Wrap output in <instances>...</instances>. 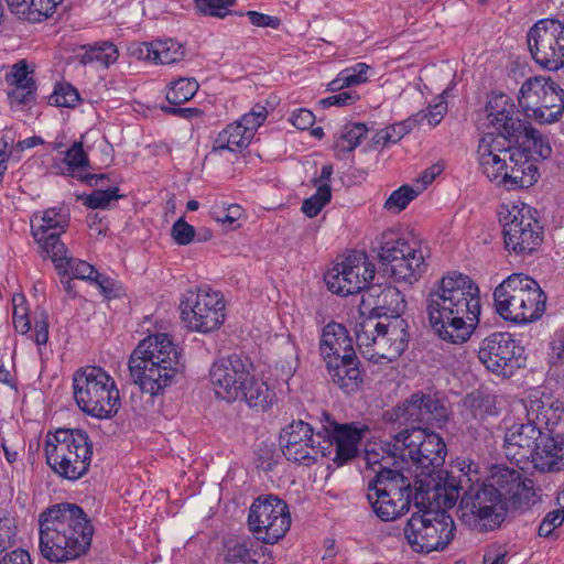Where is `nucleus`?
<instances>
[{"instance_id": "nucleus-18", "label": "nucleus", "mask_w": 564, "mask_h": 564, "mask_svg": "<svg viewBox=\"0 0 564 564\" xmlns=\"http://www.w3.org/2000/svg\"><path fill=\"white\" fill-rule=\"evenodd\" d=\"M248 525L258 541L276 543L291 527L288 503L273 495L258 497L249 508Z\"/></svg>"}, {"instance_id": "nucleus-55", "label": "nucleus", "mask_w": 564, "mask_h": 564, "mask_svg": "<svg viewBox=\"0 0 564 564\" xmlns=\"http://www.w3.org/2000/svg\"><path fill=\"white\" fill-rule=\"evenodd\" d=\"M195 9L204 17L224 19L231 11H225L223 0H194Z\"/></svg>"}, {"instance_id": "nucleus-21", "label": "nucleus", "mask_w": 564, "mask_h": 564, "mask_svg": "<svg viewBox=\"0 0 564 564\" xmlns=\"http://www.w3.org/2000/svg\"><path fill=\"white\" fill-rule=\"evenodd\" d=\"M376 274L375 264L365 252H352L337 262L325 274V282L330 292L347 296L365 292Z\"/></svg>"}, {"instance_id": "nucleus-12", "label": "nucleus", "mask_w": 564, "mask_h": 564, "mask_svg": "<svg viewBox=\"0 0 564 564\" xmlns=\"http://www.w3.org/2000/svg\"><path fill=\"white\" fill-rule=\"evenodd\" d=\"M415 507L417 512L411 516L403 530L408 543L420 553L444 550L454 538L453 518L427 503Z\"/></svg>"}, {"instance_id": "nucleus-11", "label": "nucleus", "mask_w": 564, "mask_h": 564, "mask_svg": "<svg viewBox=\"0 0 564 564\" xmlns=\"http://www.w3.org/2000/svg\"><path fill=\"white\" fill-rule=\"evenodd\" d=\"M367 499L372 511L382 521H392L401 517L414 502V492L410 478L400 470L381 467L368 482Z\"/></svg>"}, {"instance_id": "nucleus-24", "label": "nucleus", "mask_w": 564, "mask_h": 564, "mask_svg": "<svg viewBox=\"0 0 564 564\" xmlns=\"http://www.w3.org/2000/svg\"><path fill=\"white\" fill-rule=\"evenodd\" d=\"M253 365L248 357L232 354L216 360L209 370L210 383L217 398L236 401L241 388L251 380Z\"/></svg>"}, {"instance_id": "nucleus-37", "label": "nucleus", "mask_w": 564, "mask_h": 564, "mask_svg": "<svg viewBox=\"0 0 564 564\" xmlns=\"http://www.w3.org/2000/svg\"><path fill=\"white\" fill-rule=\"evenodd\" d=\"M12 13L28 21L51 17L63 0H6Z\"/></svg>"}, {"instance_id": "nucleus-2", "label": "nucleus", "mask_w": 564, "mask_h": 564, "mask_svg": "<svg viewBox=\"0 0 564 564\" xmlns=\"http://www.w3.org/2000/svg\"><path fill=\"white\" fill-rule=\"evenodd\" d=\"M325 426V436L321 432L314 438L312 426L304 421H293L280 434L282 453L288 460L303 466H311L317 457H327L334 454L332 460L341 467L354 459L359 453V444L364 430L352 424H338L329 421Z\"/></svg>"}, {"instance_id": "nucleus-26", "label": "nucleus", "mask_w": 564, "mask_h": 564, "mask_svg": "<svg viewBox=\"0 0 564 564\" xmlns=\"http://www.w3.org/2000/svg\"><path fill=\"white\" fill-rule=\"evenodd\" d=\"M68 226V214L63 209L47 208L39 219L34 215L31 220V229L34 239L46 256L57 252H65V245L61 241L59 236Z\"/></svg>"}, {"instance_id": "nucleus-60", "label": "nucleus", "mask_w": 564, "mask_h": 564, "mask_svg": "<svg viewBox=\"0 0 564 564\" xmlns=\"http://www.w3.org/2000/svg\"><path fill=\"white\" fill-rule=\"evenodd\" d=\"M290 121L295 128L306 130L314 124L315 116L311 110L301 108L292 112Z\"/></svg>"}, {"instance_id": "nucleus-19", "label": "nucleus", "mask_w": 564, "mask_h": 564, "mask_svg": "<svg viewBox=\"0 0 564 564\" xmlns=\"http://www.w3.org/2000/svg\"><path fill=\"white\" fill-rule=\"evenodd\" d=\"M458 475L454 471L435 470L421 474L415 481L414 506L435 505L436 508L445 510L452 508L459 498V491L466 490L471 479L458 469Z\"/></svg>"}, {"instance_id": "nucleus-22", "label": "nucleus", "mask_w": 564, "mask_h": 564, "mask_svg": "<svg viewBox=\"0 0 564 564\" xmlns=\"http://www.w3.org/2000/svg\"><path fill=\"white\" fill-rule=\"evenodd\" d=\"M480 362L491 372L506 378L524 365V348L509 333H494L482 339L478 349Z\"/></svg>"}, {"instance_id": "nucleus-61", "label": "nucleus", "mask_w": 564, "mask_h": 564, "mask_svg": "<svg viewBox=\"0 0 564 564\" xmlns=\"http://www.w3.org/2000/svg\"><path fill=\"white\" fill-rule=\"evenodd\" d=\"M246 14L254 26L278 29L280 25V19L276 17L257 11H248Z\"/></svg>"}, {"instance_id": "nucleus-54", "label": "nucleus", "mask_w": 564, "mask_h": 564, "mask_svg": "<svg viewBox=\"0 0 564 564\" xmlns=\"http://www.w3.org/2000/svg\"><path fill=\"white\" fill-rule=\"evenodd\" d=\"M212 215L217 223L232 229L235 228V223L242 216V208L237 204H232L228 207L215 208Z\"/></svg>"}, {"instance_id": "nucleus-56", "label": "nucleus", "mask_w": 564, "mask_h": 564, "mask_svg": "<svg viewBox=\"0 0 564 564\" xmlns=\"http://www.w3.org/2000/svg\"><path fill=\"white\" fill-rule=\"evenodd\" d=\"M171 236L178 246H187L195 238V228L181 217L173 224Z\"/></svg>"}, {"instance_id": "nucleus-23", "label": "nucleus", "mask_w": 564, "mask_h": 564, "mask_svg": "<svg viewBox=\"0 0 564 564\" xmlns=\"http://www.w3.org/2000/svg\"><path fill=\"white\" fill-rule=\"evenodd\" d=\"M388 415L389 421L405 429H423L421 425L442 427L448 420V410L436 397L416 392Z\"/></svg>"}, {"instance_id": "nucleus-27", "label": "nucleus", "mask_w": 564, "mask_h": 564, "mask_svg": "<svg viewBox=\"0 0 564 564\" xmlns=\"http://www.w3.org/2000/svg\"><path fill=\"white\" fill-rule=\"evenodd\" d=\"M542 430L534 424L518 422L507 427L503 440V453L516 465L528 464L541 438Z\"/></svg>"}, {"instance_id": "nucleus-34", "label": "nucleus", "mask_w": 564, "mask_h": 564, "mask_svg": "<svg viewBox=\"0 0 564 564\" xmlns=\"http://www.w3.org/2000/svg\"><path fill=\"white\" fill-rule=\"evenodd\" d=\"M130 52L139 59L162 65L174 64L185 57L184 46L172 39L137 43L130 47Z\"/></svg>"}, {"instance_id": "nucleus-50", "label": "nucleus", "mask_w": 564, "mask_h": 564, "mask_svg": "<svg viewBox=\"0 0 564 564\" xmlns=\"http://www.w3.org/2000/svg\"><path fill=\"white\" fill-rule=\"evenodd\" d=\"M79 100L77 89L69 84L56 85L53 94L50 96V104L57 107L73 108Z\"/></svg>"}, {"instance_id": "nucleus-20", "label": "nucleus", "mask_w": 564, "mask_h": 564, "mask_svg": "<svg viewBox=\"0 0 564 564\" xmlns=\"http://www.w3.org/2000/svg\"><path fill=\"white\" fill-rule=\"evenodd\" d=\"M534 62L547 70L564 67V23L556 19L539 20L527 35Z\"/></svg>"}, {"instance_id": "nucleus-9", "label": "nucleus", "mask_w": 564, "mask_h": 564, "mask_svg": "<svg viewBox=\"0 0 564 564\" xmlns=\"http://www.w3.org/2000/svg\"><path fill=\"white\" fill-rule=\"evenodd\" d=\"M510 140L514 141V149L510 156V174H505L507 189L529 188L540 176L536 162L550 158L552 148L528 120Z\"/></svg>"}, {"instance_id": "nucleus-16", "label": "nucleus", "mask_w": 564, "mask_h": 564, "mask_svg": "<svg viewBox=\"0 0 564 564\" xmlns=\"http://www.w3.org/2000/svg\"><path fill=\"white\" fill-rule=\"evenodd\" d=\"M378 256L395 281L412 284L427 269V249L414 239L384 236Z\"/></svg>"}, {"instance_id": "nucleus-35", "label": "nucleus", "mask_w": 564, "mask_h": 564, "mask_svg": "<svg viewBox=\"0 0 564 564\" xmlns=\"http://www.w3.org/2000/svg\"><path fill=\"white\" fill-rule=\"evenodd\" d=\"M319 351L324 361L335 357L355 352L352 340L346 327L339 323L330 322L323 329L319 339Z\"/></svg>"}, {"instance_id": "nucleus-41", "label": "nucleus", "mask_w": 564, "mask_h": 564, "mask_svg": "<svg viewBox=\"0 0 564 564\" xmlns=\"http://www.w3.org/2000/svg\"><path fill=\"white\" fill-rule=\"evenodd\" d=\"M464 414L477 421H482L489 415H496L495 397L482 394L479 391L467 394L463 400Z\"/></svg>"}, {"instance_id": "nucleus-4", "label": "nucleus", "mask_w": 564, "mask_h": 564, "mask_svg": "<svg viewBox=\"0 0 564 564\" xmlns=\"http://www.w3.org/2000/svg\"><path fill=\"white\" fill-rule=\"evenodd\" d=\"M130 376L142 392L163 393L183 368L181 351L167 334L145 337L133 349L128 362Z\"/></svg>"}, {"instance_id": "nucleus-13", "label": "nucleus", "mask_w": 564, "mask_h": 564, "mask_svg": "<svg viewBox=\"0 0 564 564\" xmlns=\"http://www.w3.org/2000/svg\"><path fill=\"white\" fill-rule=\"evenodd\" d=\"M459 518L479 532L498 529L506 519L508 506L492 486L475 482L464 490L458 507Z\"/></svg>"}, {"instance_id": "nucleus-59", "label": "nucleus", "mask_w": 564, "mask_h": 564, "mask_svg": "<svg viewBox=\"0 0 564 564\" xmlns=\"http://www.w3.org/2000/svg\"><path fill=\"white\" fill-rule=\"evenodd\" d=\"M359 99V95L354 90L340 91L336 95L323 98L319 100V105L323 108H329L332 106L344 107L352 105Z\"/></svg>"}, {"instance_id": "nucleus-31", "label": "nucleus", "mask_w": 564, "mask_h": 564, "mask_svg": "<svg viewBox=\"0 0 564 564\" xmlns=\"http://www.w3.org/2000/svg\"><path fill=\"white\" fill-rule=\"evenodd\" d=\"M486 484L497 490L500 499L506 501V506L509 501L520 505L523 500L529 499L531 494V488L522 480L521 474L506 466L494 467Z\"/></svg>"}, {"instance_id": "nucleus-25", "label": "nucleus", "mask_w": 564, "mask_h": 564, "mask_svg": "<svg viewBox=\"0 0 564 564\" xmlns=\"http://www.w3.org/2000/svg\"><path fill=\"white\" fill-rule=\"evenodd\" d=\"M514 141L507 138L503 131L498 134L484 135L478 144V162L482 173L507 188L505 174H510V156L513 154Z\"/></svg>"}, {"instance_id": "nucleus-52", "label": "nucleus", "mask_w": 564, "mask_h": 564, "mask_svg": "<svg viewBox=\"0 0 564 564\" xmlns=\"http://www.w3.org/2000/svg\"><path fill=\"white\" fill-rule=\"evenodd\" d=\"M117 186L108 187L107 189H95L85 198V205L89 208H107L112 200L122 197L119 195Z\"/></svg>"}, {"instance_id": "nucleus-64", "label": "nucleus", "mask_w": 564, "mask_h": 564, "mask_svg": "<svg viewBox=\"0 0 564 564\" xmlns=\"http://www.w3.org/2000/svg\"><path fill=\"white\" fill-rule=\"evenodd\" d=\"M34 332L35 344L37 346L45 345L48 340V321L46 316L35 322Z\"/></svg>"}, {"instance_id": "nucleus-43", "label": "nucleus", "mask_w": 564, "mask_h": 564, "mask_svg": "<svg viewBox=\"0 0 564 564\" xmlns=\"http://www.w3.org/2000/svg\"><path fill=\"white\" fill-rule=\"evenodd\" d=\"M369 66L365 63H357L352 67L343 69L335 79L328 84L329 91H339L346 87L362 84L367 82V72Z\"/></svg>"}, {"instance_id": "nucleus-1", "label": "nucleus", "mask_w": 564, "mask_h": 564, "mask_svg": "<svg viewBox=\"0 0 564 564\" xmlns=\"http://www.w3.org/2000/svg\"><path fill=\"white\" fill-rule=\"evenodd\" d=\"M424 306L429 324L440 339L464 344L479 324V288L466 274L447 272L429 290Z\"/></svg>"}, {"instance_id": "nucleus-40", "label": "nucleus", "mask_w": 564, "mask_h": 564, "mask_svg": "<svg viewBox=\"0 0 564 564\" xmlns=\"http://www.w3.org/2000/svg\"><path fill=\"white\" fill-rule=\"evenodd\" d=\"M252 138L240 123L235 121L218 133L214 140L212 152L216 153L224 150L230 152L241 151L250 144Z\"/></svg>"}, {"instance_id": "nucleus-10", "label": "nucleus", "mask_w": 564, "mask_h": 564, "mask_svg": "<svg viewBox=\"0 0 564 564\" xmlns=\"http://www.w3.org/2000/svg\"><path fill=\"white\" fill-rule=\"evenodd\" d=\"M379 449L403 463L411 462L422 469L421 474L442 466L446 456L443 438L436 433H427L426 429H404Z\"/></svg>"}, {"instance_id": "nucleus-58", "label": "nucleus", "mask_w": 564, "mask_h": 564, "mask_svg": "<svg viewBox=\"0 0 564 564\" xmlns=\"http://www.w3.org/2000/svg\"><path fill=\"white\" fill-rule=\"evenodd\" d=\"M65 163L68 165L69 171L88 166L89 161L83 149L82 142H74L73 145L66 151Z\"/></svg>"}, {"instance_id": "nucleus-32", "label": "nucleus", "mask_w": 564, "mask_h": 564, "mask_svg": "<svg viewBox=\"0 0 564 564\" xmlns=\"http://www.w3.org/2000/svg\"><path fill=\"white\" fill-rule=\"evenodd\" d=\"M326 368L332 381L345 393L357 392L364 383V372L356 352L327 359Z\"/></svg>"}, {"instance_id": "nucleus-36", "label": "nucleus", "mask_w": 564, "mask_h": 564, "mask_svg": "<svg viewBox=\"0 0 564 564\" xmlns=\"http://www.w3.org/2000/svg\"><path fill=\"white\" fill-rule=\"evenodd\" d=\"M525 410L527 423L534 424L545 433H553V427L558 423L561 415L558 406L547 399H530L528 404L523 405Z\"/></svg>"}, {"instance_id": "nucleus-14", "label": "nucleus", "mask_w": 564, "mask_h": 564, "mask_svg": "<svg viewBox=\"0 0 564 564\" xmlns=\"http://www.w3.org/2000/svg\"><path fill=\"white\" fill-rule=\"evenodd\" d=\"M535 214L533 208L523 203L500 206L499 219L503 226L505 246L508 251L524 254L541 245L543 228Z\"/></svg>"}, {"instance_id": "nucleus-49", "label": "nucleus", "mask_w": 564, "mask_h": 564, "mask_svg": "<svg viewBox=\"0 0 564 564\" xmlns=\"http://www.w3.org/2000/svg\"><path fill=\"white\" fill-rule=\"evenodd\" d=\"M422 188L414 189L410 185H402L398 189L393 191L384 203V208L389 212L400 213L406 208V206L415 199Z\"/></svg>"}, {"instance_id": "nucleus-17", "label": "nucleus", "mask_w": 564, "mask_h": 564, "mask_svg": "<svg viewBox=\"0 0 564 564\" xmlns=\"http://www.w3.org/2000/svg\"><path fill=\"white\" fill-rule=\"evenodd\" d=\"M518 101L541 123L555 122L564 112V90L553 80L540 76L530 77L522 84Z\"/></svg>"}, {"instance_id": "nucleus-33", "label": "nucleus", "mask_w": 564, "mask_h": 564, "mask_svg": "<svg viewBox=\"0 0 564 564\" xmlns=\"http://www.w3.org/2000/svg\"><path fill=\"white\" fill-rule=\"evenodd\" d=\"M529 463L542 473H558L564 469V438L560 434L543 432Z\"/></svg>"}, {"instance_id": "nucleus-15", "label": "nucleus", "mask_w": 564, "mask_h": 564, "mask_svg": "<svg viewBox=\"0 0 564 564\" xmlns=\"http://www.w3.org/2000/svg\"><path fill=\"white\" fill-rule=\"evenodd\" d=\"M180 310L186 327L202 334L218 329L226 318L223 294L207 285L185 291Z\"/></svg>"}, {"instance_id": "nucleus-6", "label": "nucleus", "mask_w": 564, "mask_h": 564, "mask_svg": "<svg viewBox=\"0 0 564 564\" xmlns=\"http://www.w3.org/2000/svg\"><path fill=\"white\" fill-rule=\"evenodd\" d=\"M44 452L47 465L58 477L75 481L89 470L93 445L83 430L58 429L46 434Z\"/></svg>"}, {"instance_id": "nucleus-45", "label": "nucleus", "mask_w": 564, "mask_h": 564, "mask_svg": "<svg viewBox=\"0 0 564 564\" xmlns=\"http://www.w3.org/2000/svg\"><path fill=\"white\" fill-rule=\"evenodd\" d=\"M257 546V541L251 538H246L242 541H238L232 545L227 546L225 560L229 564H257V560H254V556L258 554L254 550Z\"/></svg>"}, {"instance_id": "nucleus-62", "label": "nucleus", "mask_w": 564, "mask_h": 564, "mask_svg": "<svg viewBox=\"0 0 564 564\" xmlns=\"http://www.w3.org/2000/svg\"><path fill=\"white\" fill-rule=\"evenodd\" d=\"M552 364L564 362V332H557L550 344Z\"/></svg>"}, {"instance_id": "nucleus-47", "label": "nucleus", "mask_w": 564, "mask_h": 564, "mask_svg": "<svg viewBox=\"0 0 564 564\" xmlns=\"http://www.w3.org/2000/svg\"><path fill=\"white\" fill-rule=\"evenodd\" d=\"M199 85L195 78L181 77L172 82L166 93V100L174 106H178L191 100L197 93Z\"/></svg>"}, {"instance_id": "nucleus-63", "label": "nucleus", "mask_w": 564, "mask_h": 564, "mask_svg": "<svg viewBox=\"0 0 564 564\" xmlns=\"http://www.w3.org/2000/svg\"><path fill=\"white\" fill-rule=\"evenodd\" d=\"M0 564H32V560L25 550L17 549L2 556Z\"/></svg>"}, {"instance_id": "nucleus-46", "label": "nucleus", "mask_w": 564, "mask_h": 564, "mask_svg": "<svg viewBox=\"0 0 564 564\" xmlns=\"http://www.w3.org/2000/svg\"><path fill=\"white\" fill-rule=\"evenodd\" d=\"M367 132L368 128L365 123H346L336 140V151L343 153L354 151Z\"/></svg>"}, {"instance_id": "nucleus-42", "label": "nucleus", "mask_w": 564, "mask_h": 564, "mask_svg": "<svg viewBox=\"0 0 564 564\" xmlns=\"http://www.w3.org/2000/svg\"><path fill=\"white\" fill-rule=\"evenodd\" d=\"M118 50L110 42H102L85 48L84 53L78 55L83 65L98 64L108 67L118 59Z\"/></svg>"}, {"instance_id": "nucleus-3", "label": "nucleus", "mask_w": 564, "mask_h": 564, "mask_svg": "<svg viewBox=\"0 0 564 564\" xmlns=\"http://www.w3.org/2000/svg\"><path fill=\"white\" fill-rule=\"evenodd\" d=\"M39 535L41 555L52 563H66L89 551L94 527L82 507L62 502L40 513Z\"/></svg>"}, {"instance_id": "nucleus-39", "label": "nucleus", "mask_w": 564, "mask_h": 564, "mask_svg": "<svg viewBox=\"0 0 564 564\" xmlns=\"http://www.w3.org/2000/svg\"><path fill=\"white\" fill-rule=\"evenodd\" d=\"M241 388L239 399H242L250 408L265 411L275 401V392L263 380L254 378L251 373V380H248Z\"/></svg>"}, {"instance_id": "nucleus-30", "label": "nucleus", "mask_w": 564, "mask_h": 564, "mask_svg": "<svg viewBox=\"0 0 564 564\" xmlns=\"http://www.w3.org/2000/svg\"><path fill=\"white\" fill-rule=\"evenodd\" d=\"M25 59L13 64L4 75L9 86L7 96L11 106L30 105L35 100L36 83Z\"/></svg>"}, {"instance_id": "nucleus-53", "label": "nucleus", "mask_w": 564, "mask_h": 564, "mask_svg": "<svg viewBox=\"0 0 564 564\" xmlns=\"http://www.w3.org/2000/svg\"><path fill=\"white\" fill-rule=\"evenodd\" d=\"M447 89H445L437 98L436 102L430 105L424 111L417 113L415 117L426 119L431 127L437 126L447 112V102L445 96Z\"/></svg>"}, {"instance_id": "nucleus-44", "label": "nucleus", "mask_w": 564, "mask_h": 564, "mask_svg": "<svg viewBox=\"0 0 564 564\" xmlns=\"http://www.w3.org/2000/svg\"><path fill=\"white\" fill-rule=\"evenodd\" d=\"M416 121L417 119L409 118L404 121L393 123L384 129L377 131L372 138V141L376 145L382 147H387L390 143H397L413 130Z\"/></svg>"}, {"instance_id": "nucleus-29", "label": "nucleus", "mask_w": 564, "mask_h": 564, "mask_svg": "<svg viewBox=\"0 0 564 564\" xmlns=\"http://www.w3.org/2000/svg\"><path fill=\"white\" fill-rule=\"evenodd\" d=\"M488 124L497 131H503L511 138L527 121L518 116L517 107L511 97L506 94H494L486 105Z\"/></svg>"}, {"instance_id": "nucleus-8", "label": "nucleus", "mask_w": 564, "mask_h": 564, "mask_svg": "<svg viewBox=\"0 0 564 564\" xmlns=\"http://www.w3.org/2000/svg\"><path fill=\"white\" fill-rule=\"evenodd\" d=\"M404 319L384 325L373 317L362 318L355 326L356 343L360 354L373 364L397 360L408 347L409 335Z\"/></svg>"}, {"instance_id": "nucleus-28", "label": "nucleus", "mask_w": 564, "mask_h": 564, "mask_svg": "<svg viewBox=\"0 0 564 564\" xmlns=\"http://www.w3.org/2000/svg\"><path fill=\"white\" fill-rule=\"evenodd\" d=\"M361 305L377 316L398 317L404 312L406 302L401 291L393 285H370L361 295Z\"/></svg>"}, {"instance_id": "nucleus-7", "label": "nucleus", "mask_w": 564, "mask_h": 564, "mask_svg": "<svg viewBox=\"0 0 564 564\" xmlns=\"http://www.w3.org/2000/svg\"><path fill=\"white\" fill-rule=\"evenodd\" d=\"M74 399L78 408L96 419H110L120 408L113 378L101 367L86 366L74 373Z\"/></svg>"}, {"instance_id": "nucleus-38", "label": "nucleus", "mask_w": 564, "mask_h": 564, "mask_svg": "<svg viewBox=\"0 0 564 564\" xmlns=\"http://www.w3.org/2000/svg\"><path fill=\"white\" fill-rule=\"evenodd\" d=\"M47 257H50L61 276L90 281L93 274L96 273V269L91 264L72 257L66 247L65 252L56 251V256L51 253Z\"/></svg>"}, {"instance_id": "nucleus-5", "label": "nucleus", "mask_w": 564, "mask_h": 564, "mask_svg": "<svg viewBox=\"0 0 564 564\" xmlns=\"http://www.w3.org/2000/svg\"><path fill=\"white\" fill-rule=\"evenodd\" d=\"M546 299L540 284L523 273L509 275L494 292L497 313L517 324L538 321L545 312Z\"/></svg>"}, {"instance_id": "nucleus-57", "label": "nucleus", "mask_w": 564, "mask_h": 564, "mask_svg": "<svg viewBox=\"0 0 564 564\" xmlns=\"http://www.w3.org/2000/svg\"><path fill=\"white\" fill-rule=\"evenodd\" d=\"M15 531L14 519L8 514L0 513V554L11 547Z\"/></svg>"}, {"instance_id": "nucleus-48", "label": "nucleus", "mask_w": 564, "mask_h": 564, "mask_svg": "<svg viewBox=\"0 0 564 564\" xmlns=\"http://www.w3.org/2000/svg\"><path fill=\"white\" fill-rule=\"evenodd\" d=\"M330 185H317L315 194L303 200L301 210L310 218L317 216L321 210L330 202Z\"/></svg>"}, {"instance_id": "nucleus-51", "label": "nucleus", "mask_w": 564, "mask_h": 564, "mask_svg": "<svg viewBox=\"0 0 564 564\" xmlns=\"http://www.w3.org/2000/svg\"><path fill=\"white\" fill-rule=\"evenodd\" d=\"M13 305V326L20 334H26L30 330V319L28 316L26 300L22 294L12 296Z\"/></svg>"}]
</instances>
